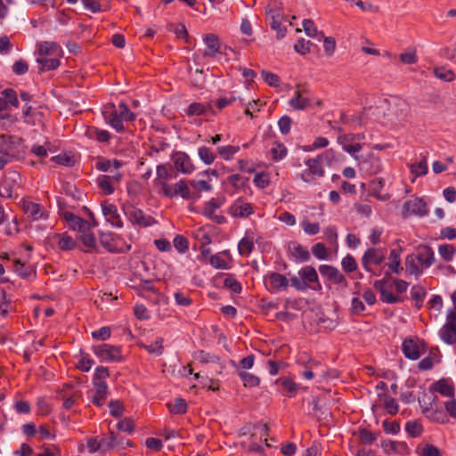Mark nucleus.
I'll list each match as a JSON object with an SVG mask.
<instances>
[{"label": "nucleus", "instance_id": "nucleus-41", "mask_svg": "<svg viewBox=\"0 0 456 456\" xmlns=\"http://www.w3.org/2000/svg\"><path fill=\"white\" fill-rule=\"evenodd\" d=\"M167 407L168 408L169 411L175 415L185 414L188 410L187 403L182 397L175 398L174 400V403H167Z\"/></svg>", "mask_w": 456, "mask_h": 456}, {"label": "nucleus", "instance_id": "nucleus-40", "mask_svg": "<svg viewBox=\"0 0 456 456\" xmlns=\"http://www.w3.org/2000/svg\"><path fill=\"white\" fill-rule=\"evenodd\" d=\"M289 103L294 110H304L311 106L310 100L302 97L299 91L295 92V95L289 100Z\"/></svg>", "mask_w": 456, "mask_h": 456}, {"label": "nucleus", "instance_id": "nucleus-20", "mask_svg": "<svg viewBox=\"0 0 456 456\" xmlns=\"http://www.w3.org/2000/svg\"><path fill=\"white\" fill-rule=\"evenodd\" d=\"M402 352L405 358L415 361L420 357V351L418 347V340L412 337H407L402 344Z\"/></svg>", "mask_w": 456, "mask_h": 456}, {"label": "nucleus", "instance_id": "nucleus-47", "mask_svg": "<svg viewBox=\"0 0 456 456\" xmlns=\"http://www.w3.org/2000/svg\"><path fill=\"white\" fill-rule=\"evenodd\" d=\"M405 431L411 437L417 438L422 435L424 428L419 420H409L405 424Z\"/></svg>", "mask_w": 456, "mask_h": 456}, {"label": "nucleus", "instance_id": "nucleus-39", "mask_svg": "<svg viewBox=\"0 0 456 456\" xmlns=\"http://www.w3.org/2000/svg\"><path fill=\"white\" fill-rule=\"evenodd\" d=\"M440 338L447 345H453L456 342V327L445 323L439 331Z\"/></svg>", "mask_w": 456, "mask_h": 456}, {"label": "nucleus", "instance_id": "nucleus-10", "mask_svg": "<svg viewBox=\"0 0 456 456\" xmlns=\"http://www.w3.org/2000/svg\"><path fill=\"white\" fill-rule=\"evenodd\" d=\"M171 159L177 172L189 175L195 169L193 163L186 152L174 151L171 155Z\"/></svg>", "mask_w": 456, "mask_h": 456}, {"label": "nucleus", "instance_id": "nucleus-4", "mask_svg": "<svg viewBox=\"0 0 456 456\" xmlns=\"http://www.w3.org/2000/svg\"><path fill=\"white\" fill-rule=\"evenodd\" d=\"M124 214L133 224H138L142 227H149L156 223L154 217L145 216L140 208H135L132 205H123Z\"/></svg>", "mask_w": 456, "mask_h": 456}, {"label": "nucleus", "instance_id": "nucleus-3", "mask_svg": "<svg viewBox=\"0 0 456 456\" xmlns=\"http://www.w3.org/2000/svg\"><path fill=\"white\" fill-rule=\"evenodd\" d=\"M264 285L272 294L287 290L289 281L284 274L276 272H269L264 276Z\"/></svg>", "mask_w": 456, "mask_h": 456}, {"label": "nucleus", "instance_id": "nucleus-53", "mask_svg": "<svg viewBox=\"0 0 456 456\" xmlns=\"http://www.w3.org/2000/svg\"><path fill=\"white\" fill-rule=\"evenodd\" d=\"M273 144L275 147L271 149L272 158L274 161H280L287 156V148L282 142L279 141H275Z\"/></svg>", "mask_w": 456, "mask_h": 456}, {"label": "nucleus", "instance_id": "nucleus-22", "mask_svg": "<svg viewBox=\"0 0 456 456\" xmlns=\"http://www.w3.org/2000/svg\"><path fill=\"white\" fill-rule=\"evenodd\" d=\"M102 214L107 217V222L111 225L121 228L123 222L118 213V208L114 204L108 203L107 200L102 202Z\"/></svg>", "mask_w": 456, "mask_h": 456}, {"label": "nucleus", "instance_id": "nucleus-13", "mask_svg": "<svg viewBox=\"0 0 456 456\" xmlns=\"http://www.w3.org/2000/svg\"><path fill=\"white\" fill-rule=\"evenodd\" d=\"M298 275L303 281L310 285L309 289L315 291L322 290V287L319 281V276L315 268L312 265H306L298 271Z\"/></svg>", "mask_w": 456, "mask_h": 456}, {"label": "nucleus", "instance_id": "nucleus-45", "mask_svg": "<svg viewBox=\"0 0 456 456\" xmlns=\"http://www.w3.org/2000/svg\"><path fill=\"white\" fill-rule=\"evenodd\" d=\"M37 61L40 66V73L49 70H54L61 65V61L57 58H37Z\"/></svg>", "mask_w": 456, "mask_h": 456}, {"label": "nucleus", "instance_id": "nucleus-51", "mask_svg": "<svg viewBox=\"0 0 456 456\" xmlns=\"http://www.w3.org/2000/svg\"><path fill=\"white\" fill-rule=\"evenodd\" d=\"M255 362L254 354H248L242 358L239 362L230 359V364L236 368L238 371L249 370L253 367Z\"/></svg>", "mask_w": 456, "mask_h": 456}, {"label": "nucleus", "instance_id": "nucleus-37", "mask_svg": "<svg viewBox=\"0 0 456 456\" xmlns=\"http://www.w3.org/2000/svg\"><path fill=\"white\" fill-rule=\"evenodd\" d=\"M61 190L65 195L73 198L77 201H82L86 196L82 191L78 190L75 184L69 182H63Z\"/></svg>", "mask_w": 456, "mask_h": 456}, {"label": "nucleus", "instance_id": "nucleus-26", "mask_svg": "<svg viewBox=\"0 0 456 456\" xmlns=\"http://www.w3.org/2000/svg\"><path fill=\"white\" fill-rule=\"evenodd\" d=\"M380 434V431L372 432L362 426L359 427L358 430L354 433V435L358 436V444L360 445H371L377 441Z\"/></svg>", "mask_w": 456, "mask_h": 456}, {"label": "nucleus", "instance_id": "nucleus-14", "mask_svg": "<svg viewBox=\"0 0 456 456\" xmlns=\"http://www.w3.org/2000/svg\"><path fill=\"white\" fill-rule=\"evenodd\" d=\"M420 408L421 412L428 419H429V421L443 425L447 424L449 422L447 414L445 411L443 410V408L439 406H423L422 404H420Z\"/></svg>", "mask_w": 456, "mask_h": 456}, {"label": "nucleus", "instance_id": "nucleus-55", "mask_svg": "<svg viewBox=\"0 0 456 456\" xmlns=\"http://www.w3.org/2000/svg\"><path fill=\"white\" fill-rule=\"evenodd\" d=\"M249 177H245L240 175H230V185L236 189H241L245 191L248 186Z\"/></svg>", "mask_w": 456, "mask_h": 456}, {"label": "nucleus", "instance_id": "nucleus-2", "mask_svg": "<svg viewBox=\"0 0 456 456\" xmlns=\"http://www.w3.org/2000/svg\"><path fill=\"white\" fill-rule=\"evenodd\" d=\"M93 353L100 358L101 362H123L125 357L122 356V346L103 343L102 345H94Z\"/></svg>", "mask_w": 456, "mask_h": 456}, {"label": "nucleus", "instance_id": "nucleus-33", "mask_svg": "<svg viewBox=\"0 0 456 456\" xmlns=\"http://www.w3.org/2000/svg\"><path fill=\"white\" fill-rule=\"evenodd\" d=\"M95 387V394L92 398V403L97 406L102 407L103 401L106 400L109 394V387L106 382H101L94 385Z\"/></svg>", "mask_w": 456, "mask_h": 456}, {"label": "nucleus", "instance_id": "nucleus-9", "mask_svg": "<svg viewBox=\"0 0 456 456\" xmlns=\"http://www.w3.org/2000/svg\"><path fill=\"white\" fill-rule=\"evenodd\" d=\"M428 214L426 201L422 198H416L414 201L407 200L403 205V216L407 217L410 215L425 216Z\"/></svg>", "mask_w": 456, "mask_h": 456}, {"label": "nucleus", "instance_id": "nucleus-11", "mask_svg": "<svg viewBox=\"0 0 456 456\" xmlns=\"http://www.w3.org/2000/svg\"><path fill=\"white\" fill-rule=\"evenodd\" d=\"M428 391L432 394L438 393L443 396L453 398L455 396V386L450 378H441L431 384Z\"/></svg>", "mask_w": 456, "mask_h": 456}, {"label": "nucleus", "instance_id": "nucleus-23", "mask_svg": "<svg viewBox=\"0 0 456 456\" xmlns=\"http://www.w3.org/2000/svg\"><path fill=\"white\" fill-rule=\"evenodd\" d=\"M186 115L191 116H215L216 111L213 109L212 105L208 102L206 104L200 102L191 103L185 110Z\"/></svg>", "mask_w": 456, "mask_h": 456}, {"label": "nucleus", "instance_id": "nucleus-28", "mask_svg": "<svg viewBox=\"0 0 456 456\" xmlns=\"http://www.w3.org/2000/svg\"><path fill=\"white\" fill-rule=\"evenodd\" d=\"M297 362L305 366V370L301 372V375L308 380L313 379L314 377L313 369L321 364L318 361L308 358L305 354L300 355Z\"/></svg>", "mask_w": 456, "mask_h": 456}, {"label": "nucleus", "instance_id": "nucleus-57", "mask_svg": "<svg viewBox=\"0 0 456 456\" xmlns=\"http://www.w3.org/2000/svg\"><path fill=\"white\" fill-rule=\"evenodd\" d=\"M1 94L4 96V99L5 100L6 107L8 106V104L16 108L20 106L18 95L14 89L6 88L1 92Z\"/></svg>", "mask_w": 456, "mask_h": 456}, {"label": "nucleus", "instance_id": "nucleus-18", "mask_svg": "<svg viewBox=\"0 0 456 456\" xmlns=\"http://www.w3.org/2000/svg\"><path fill=\"white\" fill-rule=\"evenodd\" d=\"M387 287L386 280H377L373 282V288L380 293V300L382 302L392 305L403 300V297L394 295L392 292L388 291Z\"/></svg>", "mask_w": 456, "mask_h": 456}, {"label": "nucleus", "instance_id": "nucleus-6", "mask_svg": "<svg viewBox=\"0 0 456 456\" xmlns=\"http://www.w3.org/2000/svg\"><path fill=\"white\" fill-rule=\"evenodd\" d=\"M385 260L384 249L369 248L362 257V265L366 272H372L371 265H381Z\"/></svg>", "mask_w": 456, "mask_h": 456}, {"label": "nucleus", "instance_id": "nucleus-46", "mask_svg": "<svg viewBox=\"0 0 456 456\" xmlns=\"http://www.w3.org/2000/svg\"><path fill=\"white\" fill-rule=\"evenodd\" d=\"M163 342L164 338L161 337H158L153 344L145 345L142 343L140 344V346L145 349L149 354L159 356L162 355L164 353Z\"/></svg>", "mask_w": 456, "mask_h": 456}, {"label": "nucleus", "instance_id": "nucleus-19", "mask_svg": "<svg viewBox=\"0 0 456 456\" xmlns=\"http://www.w3.org/2000/svg\"><path fill=\"white\" fill-rule=\"evenodd\" d=\"M77 237V241H80L84 247L86 248H84V253L87 254H100L101 250L97 245V240L95 235L94 234L91 230L89 232H80Z\"/></svg>", "mask_w": 456, "mask_h": 456}, {"label": "nucleus", "instance_id": "nucleus-8", "mask_svg": "<svg viewBox=\"0 0 456 456\" xmlns=\"http://www.w3.org/2000/svg\"><path fill=\"white\" fill-rule=\"evenodd\" d=\"M102 116L106 123L111 126L117 132L123 133L125 131V126L120 114L117 111L116 106L113 102L105 106L102 110Z\"/></svg>", "mask_w": 456, "mask_h": 456}, {"label": "nucleus", "instance_id": "nucleus-29", "mask_svg": "<svg viewBox=\"0 0 456 456\" xmlns=\"http://www.w3.org/2000/svg\"><path fill=\"white\" fill-rule=\"evenodd\" d=\"M354 140V134H346L343 135H339L338 137V142L342 145L343 150L349 153L350 155H354L356 152H359L362 150V145L360 143L349 144L350 142Z\"/></svg>", "mask_w": 456, "mask_h": 456}, {"label": "nucleus", "instance_id": "nucleus-64", "mask_svg": "<svg viewBox=\"0 0 456 456\" xmlns=\"http://www.w3.org/2000/svg\"><path fill=\"white\" fill-rule=\"evenodd\" d=\"M342 269L344 272L350 273L357 270V262L355 258L347 254L341 261Z\"/></svg>", "mask_w": 456, "mask_h": 456}, {"label": "nucleus", "instance_id": "nucleus-17", "mask_svg": "<svg viewBox=\"0 0 456 456\" xmlns=\"http://www.w3.org/2000/svg\"><path fill=\"white\" fill-rule=\"evenodd\" d=\"M53 238L58 239V248L61 251H70L77 248L84 251V248L78 244L77 240L73 239L67 232L62 233L54 232Z\"/></svg>", "mask_w": 456, "mask_h": 456}, {"label": "nucleus", "instance_id": "nucleus-54", "mask_svg": "<svg viewBox=\"0 0 456 456\" xmlns=\"http://www.w3.org/2000/svg\"><path fill=\"white\" fill-rule=\"evenodd\" d=\"M88 133L90 137H94L100 142H109L111 138L109 131L95 126L90 127Z\"/></svg>", "mask_w": 456, "mask_h": 456}, {"label": "nucleus", "instance_id": "nucleus-16", "mask_svg": "<svg viewBox=\"0 0 456 456\" xmlns=\"http://www.w3.org/2000/svg\"><path fill=\"white\" fill-rule=\"evenodd\" d=\"M416 250L418 254L415 256L422 267L427 269L434 264L435 253L429 245L419 244L416 247Z\"/></svg>", "mask_w": 456, "mask_h": 456}, {"label": "nucleus", "instance_id": "nucleus-34", "mask_svg": "<svg viewBox=\"0 0 456 456\" xmlns=\"http://www.w3.org/2000/svg\"><path fill=\"white\" fill-rule=\"evenodd\" d=\"M184 181L185 179H181L178 183L175 184L174 189H172V186L168 184L167 182H159V184L161 185L162 188L159 193L170 199L177 195H180Z\"/></svg>", "mask_w": 456, "mask_h": 456}, {"label": "nucleus", "instance_id": "nucleus-44", "mask_svg": "<svg viewBox=\"0 0 456 456\" xmlns=\"http://www.w3.org/2000/svg\"><path fill=\"white\" fill-rule=\"evenodd\" d=\"M275 384L281 385V387L287 391L289 395H294L297 389L299 388V385L297 384L292 379L288 377H281L275 380Z\"/></svg>", "mask_w": 456, "mask_h": 456}, {"label": "nucleus", "instance_id": "nucleus-49", "mask_svg": "<svg viewBox=\"0 0 456 456\" xmlns=\"http://www.w3.org/2000/svg\"><path fill=\"white\" fill-rule=\"evenodd\" d=\"M59 48V45L53 41H44L37 45L38 54L41 56L54 53Z\"/></svg>", "mask_w": 456, "mask_h": 456}, {"label": "nucleus", "instance_id": "nucleus-32", "mask_svg": "<svg viewBox=\"0 0 456 456\" xmlns=\"http://www.w3.org/2000/svg\"><path fill=\"white\" fill-rule=\"evenodd\" d=\"M378 400L383 403V406L387 412L391 416H395L399 411V405L395 399L387 393L378 394Z\"/></svg>", "mask_w": 456, "mask_h": 456}, {"label": "nucleus", "instance_id": "nucleus-52", "mask_svg": "<svg viewBox=\"0 0 456 456\" xmlns=\"http://www.w3.org/2000/svg\"><path fill=\"white\" fill-rule=\"evenodd\" d=\"M225 201L224 198H212L205 203L203 214L205 216H213V213L218 209Z\"/></svg>", "mask_w": 456, "mask_h": 456}, {"label": "nucleus", "instance_id": "nucleus-36", "mask_svg": "<svg viewBox=\"0 0 456 456\" xmlns=\"http://www.w3.org/2000/svg\"><path fill=\"white\" fill-rule=\"evenodd\" d=\"M417 258L415 254H409L405 257V270L406 273L409 275H415L416 277H419L423 271L422 268L417 264Z\"/></svg>", "mask_w": 456, "mask_h": 456}, {"label": "nucleus", "instance_id": "nucleus-1", "mask_svg": "<svg viewBox=\"0 0 456 456\" xmlns=\"http://www.w3.org/2000/svg\"><path fill=\"white\" fill-rule=\"evenodd\" d=\"M27 146L24 139L16 135L0 134V154L11 159H20L24 158Z\"/></svg>", "mask_w": 456, "mask_h": 456}, {"label": "nucleus", "instance_id": "nucleus-15", "mask_svg": "<svg viewBox=\"0 0 456 456\" xmlns=\"http://www.w3.org/2000/svg\"><path fill=\"white\" fill-rule=\"evenodd\" d=\"M204 42L206 44V48L203 53L204 57H214L217 54H222L223 52L222 45L218 36L214 33L207 34L204 37Z\"/></svg>", "mask_w": 456, "mask_h": 456}, {"label": "nucleus", "instance_id": "nucleus-38", "mask_svg": "<svg viewBox=\"0 0 456 456\" xmlns=\"http://www.w3.org/2000/svg\"><path fill=\"white\" fill-rule=\"evenodd\" d=\"M238 376L242 381L243 387L246 388H252L260 385V378L246 370L238 371Z\"/></svg>", "mask_w": 456, "mask_h": 456}, {"label": "nucleus", "instance_id": "nucleus-56", "mask_svg": "<svg viewBox=\"0 0 456 456\" xmlns=\"http://www.w3.org/2000/svg\"><path fill=\"white\" fill-rule=\"evenodd\" d=\"M434 75L445 82H452L456 78L454 72L452 69H445L444 67L435 68Z\"/></svg>", "mask_w": 456, "mask_h": 456}, {"label": "nucleus", "instance_id": "nucleus-48", "mask_svg": "<svg viewBox=\"0 0 456 456\" xmlns=\"http://www.w3.org/2000/svg\"><path fill=\"white\" fill-rule=\"evenodd\" d=\"M97 184L104 195H110L115 191L110 175H102L97 178Z\"/></svg>", "mask_w": 456, "mask_h": 456}, {"label": "nucleus", "instance_id": "nucleus-31", "mask_svg": "<svg viewBox=\"0 0 456 456\" xmlns=\"http://www.w3.org/2000/svg\"><path fill=\"white\" fill-rule=\"evenodd\" d=\"M403 251V248L399 247L398 248H393L390 251L388 259L390 262L387 264L389 270L392 273H395L396 274H399L402 273L403 268L402 267L401 264V253Z\"/></svg>", "mask_w": 456, "mask_h": 456}, {"label": "nucleus", "instance_id": "nucleus-25", "mask_svg": "<svg viewBox=\"0 0 456 456\" xmlns=\"http://www.w3.org/2000/svg\"><path fill=\"white\" fill-rule=\"evenodd\" d=\"M100 244L110 253L121 254L122 250H119L115 243L114 233L111 232H98Z\"/></svg>", "mask_w": 456, "mask_h": 456}, {"label": "nucleus", "instance_id": "nucleus-60", "mask_svg": "<svg viewBox=\"0 0 456 456\" xmlns=\"http://www.w3.org/2000/svg\"><path fill=\"white\" fill-rule=\"evenodd\" d=\"M438 252L444 261L450 262L453 259L456 248L451 244H443L439 246Z\"/></svg>", "mask_w": 456, "mask_h": 456}, {"label": "nucleus", "instance_id": "nucleus-21", "mask_svg": "<svg viewBox=\"0 0 456 456\" xmlns=\"http://www.w3.org/2000/svg\"><path fill=\"white\" fill-rule=\"evenodd\" d=\"M254 213V208L250 203H246L240 197L237 199L230 206V215L234 217H248L249 215Z\"/></svg>", "mask_w": 456, "mask_h": 456}, {"label": "nucleus", "instance_id": "nucleus-35", "mask_svg": "<svg viewBox=\"0 0 456 456\" xmlns=\"http://www.w3.org/2000/svg\"><path fill=\"white\" fill-rule=\"evenodd\" d=\"M410 293L411 299L414 301V306L418 310L420 309L427 296L426 289L421 285L416 284L411 287Z\"/></svg>", "mask_w": 456, "mask_h": 456}, {"label": "nucleus", "instance_id": "nucleus-27", "mask_svg": "<svg viewBox=\"0 0 456 456\" xmlns=\"http://www.w3.org/2000/svg\"><path fill=\"white\" fill-rule=\"evenodd\" d=\"M289 251L295 257L297 262H306L311 258L310 252L307 248L296 241L289 242Z\"/></svg>", "mask_w": 456, "mask_h": 456}, {"label": "nucleus", "instance_id": "nucleus-5", "mask_svg": "<svg viewBox=\"0 0 456 456\" xmlns=\"http://www.w3.org/2000/svg\"><path fill=\"white\" fill-rule=\"evenodd\" d=\"M265 19L269 22L271 28L276 31L277 39L281 40L286 37L287 28L281 24V20L286 19L280 10L266 9Z\"/></svg>", "mask_w": 456, "mask_h": 456}, {"label": "nucleus", "instance_id": "nucleus-58", "mask_svg": "<svg viewBox=\"0 0 456 456\" xmlns=\"http://www.w3.org/2000/svg\"><path fill=\"white\" fill-rule=\"evenodd\" d=\"M110 375V370L105 366H98L94 370V374L93 376L92 383L95 385L101 382H106L105 379L109 378Z\"/></svg>", "mask_w": 456, "mask_h": 456}, {"label": "nucleus", "instance_id": "nucleus-42", "mask_svg": "<svg viewBox=\"0 0 456 456\" xmlns=\"http://www.w3.org/2000/svg\"><path fill=\"white\" fill-rule=\"evenodd\" d=\"M322 161L320 158L316 157L314 159H308L305 161V164L308 167L307 172L312 175H317L322 177L324 175V169L322 167Z\"/></svg>", "mask_w": 456, "mask_h": 456}, {"label": "nucleus", "instance_id": "nucleus-43", "mask_svg": "<svg viewBox=\"0 0 456 456\" xmlns=\"http://www.w3.org/2000/svg\"><path fill=\"white\" fill-rule=\"evenodd\" d=\"M51 161L58 165L73 167L76 164L74 155L71 152H63L51 158Z\"/></svg>", "mask_w": 456, "mask_h": 456}, {"label": "nucleus", "instance_id": "nucleus-63", "mask_svg": "<svg viewBox=\"0 0 456 456\" xmlns=\"http://www.w3.org/2000/svg\"><path fill=\"white\" fill-rule=\"evenodd\" d=\"M255 185L259 189H265L270 184V175L267 172H259L255 175L253 179Z\"/></svg>", "mask_w": 456, "mask_h": 456}, {"label": "nucleus", "instance_id": "nucleus-12", "mask_svg": "<svg viewBox=\"0 0 456 456\" xmlns=\"http://www.w3.org/2000/svg\"><path fill=\"white\" fill-rule=\"evenodd\" d=\"M61 217L67 223L69 228L78 232H89L87 220L75 215L72 212H61Z\"/></svg>", "mask_w": 456, "mask_h": 456}, {"label": "nucleus", "instance_id": "nucleus-7", "mask_svg": "<svg viewBox=\"0 0 456 456\" xmlns=\"http://www.w3.org/2000/svg\"><path fill=\"white\" fill-rule=\"evenodd\" d=\"M379 446L387 455L398 454L405 456L411 453V450L407 443L403 441L383 439L380 441Z\"/></svg>", "mask_w": 456, "mask_h": 456}, {"label": "nucleus", "instance_id": "nucleus-30", "mask_svg": "<svg viewBox=\"0 0 456 456\" xmlns=\"http://www.w3.org/2000/svg\"><path fill=\"white\" fill-rule=\"evenodd\" d=\"M22 208L25 213H29V215L35 219L40 218H48V212H45L42 210V206L38 203H35L32 201L24 200L22 203Z\"/></svg>", "mask_w": 456, "mask_h": 456}, {"label": "nucleus", "instance_id": "nucleus-62", "mask_svg": "<svg viewBox=\"0 0 456 456\" xmlns=\"http://www.w3.org/2000/svg\"><path fill=\"white\" fill-rule=\"evenodd\" d=\"M109 408L110 414L116 419L122 417L125 411L124 404L120 400H111L109 403Z\"/></svg>", "mask_w": 456, "mask_h": 456}, {"label": "nucleus", "instance_id": "nucleus-59", "mask_svg": "<svg viewBox=\"0 0 456 456\" xmlns=\"http://www.w3.org/2000/svg\"><path fill=\"white\" fill-rule=\"evenodd\" d=\"M311 46L317 47V45L311 41H305L304 38H299L294 45V50L301 55H305L311 52Z\"/></svg>", "mask_w": 456, "mask_h": 456}, {"label": "nucleus", "instance_id": "nucleus-61", "mask_svg": "<svg viewBox=\"0 0 456 456\" xmlns=\"http://www.w3.org/2000/svg\"><path fill=\"white\" fill-rule=\"evenodd\" d=\"M410 167L411 174L415 176L425 175L428 171L426 157H423L419 162L411 164Z\"/></svg>", "mask_w": 456, "mask_h": 456}, {"label": "nucleus", "instance_id": "nucleus-24", "mask_svg": "<svg viewBox=\"0 0 456 456\" xmlns=\"http://www.w3.org/2000/svg\"><path fill=\"white\" fill-rule=\"evenodd\" d=\"M14 272L24 280H35L37 277L36 268L32 265H27L20 259L16 258L13 261Z\"/></svg>", "mask_w": 456, "mask_h": 456}, {"label": "nucleus", "instance_id": "nucleus-50", "mask_svg": "<svg viewBox=\"0 0 456 456\" xmlns=\"http://www.w3.org/2000/svg\"><path fill=\"white\" fill-rule=\"evenodd\" d=\"M81 358L76 364V368L83 372H87L91 370L92 366L94 364V361L90 357V355L84 352L82 349L80 350Z\"/></svg>", "mask_w": 456, "mask_h": 456}]
</instances>
